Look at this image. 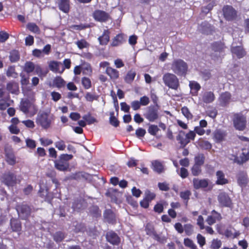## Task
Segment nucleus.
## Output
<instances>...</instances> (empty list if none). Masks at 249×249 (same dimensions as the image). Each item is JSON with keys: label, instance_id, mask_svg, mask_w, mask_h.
I'll use <instances>...</instances> for the list:
<instances>
[{"label": "nucleus", "instance_id": "1", "mask_svg": "<svg viewBox=\"0 0 249 249\" xmlns=\"http://www.w3.org/2000/svg\"><path fill=\"white\" fill-rule=\"evenodd\" d=\"M172 70L178 75H185L187 71V64L181 59L175 60L172 64Z\"/></svg>", "mask_w": 249, "mask_h": 249}, {"label": "nucleus", "instance_id": "2", "mask_svg": "<svg viewBox=\"0 0 249 249\" xmlns=\"http://www.w3.org/2000/svg\"><path fill=\"white\" fill-rule=\"evenodd\" d=\"M162 79L164 84L169 88L176 90L179 86V80L174 74L166 73L163 75Z\"/></svg>", "mask_w": 249, "mask_h": 249}, {"label": "nucleus", "instance_id": "3", "mask_svg": "<svg viewBox=\"0 0 249 249\" xmlns=\"http://www.w3.org/2000/svg\"><path fill=\"white\" fill-rule=\"evenodd\" d=\"M20 110L30 117L35 115L37 111V107L28 100H22L20 102Z\"/></svg>", "mask_w": 249, "mask_h": 249}, {"label": "nucleus", "instance_id": "4", "mask_svg": "<svg viewBox=\"0 0 249 249\" xmlns=\"http://www.w3.org/2000/svg\"><path fill=\"white\" fill-rule=\"evenodd\" d=\"M234 126L238 130H243L246 126V118L241 114H234L233 118Z\"/></svg>", "mask_w": 249, "mask_h": 249}, {"label": "nucleus", "instance_id": "5", "mask_svg": "<svg viewBox=\"0 0 249 249\" xmlns=\"http://www.w3.org/2000/svg\"><path fill=\"white\" fill-rule=\"evenodd\" d=\"M2 181L8 186H13L20 181L14 174L8 173L3 175Z\"/></svg>", "mask_w": 249, "mask_h": 249}, {"label": "nucleus", "instance_id": "6", "mask_svg": "<svg viewBox=\"0 0 249 249\" xmlns=\"http://www.w3.org/2000/svg\"><path fill=\"white\" fill-rule=\"evenodd\" d=\"M217 200L220 206L231 207L232 203L228 195L224 192H221L217 196Z\"/></svg>", "mask_w": 249, "mask_h": 249}, {"label": "nucleus", "instance_id": "7", "mask_svg": "<svg viewBox=\"0 0 249 249\" xmlns=\"http://www.w3.org/2000/svg\"><path fill=\"white\" fill-rule=\"evenodd\" d=\"M36 122L44 128H48L51 122L48 119V114L46 113H41L37 116Z\"/></svg>", "mask_w": 249, "mask_h": 249}, {"label": "nucleus", "instance_id": "8", "mask_svg": "<svg viewBox=\"0 0 249 249\" xmlns=\"http://www.w3.org/2000/svg\"><path fill=\"white\" fill-rule=\"evenodd\" d=\"M223 12L224 17L229 20L234 19L236 16V12L231 6H225L223 8Z\"/></svg>", "mask_w": 249, "mask_h": 249}, {"label": "nucleus", "instance_id": "9", "mask_svg": "<svg viewBox=\"0 0 249 249\" xmlns=\"http://www.w3.org/2000/svg\"><path fill=\"white\" fill-rule=\"evenodd\" d=\"M93 17L94 19L99 22H104L109 18V15L105 11L97 10L93 13Z\"/></svg>", "mask_w": 249, "mask_h": 249}, {"label": "nucleus", "instance_id": "10", "mask_svg": "<svg viewBox=\"0 0 249 249\" xmlns=\"http://www.w3.org/2000/svg\"><path fill=\"white\" fill-rule=\"evenodd\" d=\"M144 116L149 121L154 122L159 118L158 110L154 107H149Z\"/></svg>", "mask_w": 249, "mask_h": 249}, {"label": "nucleus", "instance_id": "11", "mask_svg": "<svg viewBox=\"0 0 249 249\" xmlns=\"http://www.w3.org/2000/svg\"><path fill=\"white\" fill-rule=\"evenodd\" d=\"M18 215L22 219H25L30 213V208L26 205H21L17 207Z\"/></svg>", "mask_w": 249, "mask_h": 249}, {"label": "nucleus", "instance_id": "12", "mask_svg": "<svg viewBox=\"0 0 249 249\" xmlns=\"http://www.w3.org/2000/svg\"><path fill=\"white\" fill-rule=\"evenodd\" d=\"M193 182L194 187L196 189L206 188L209 184V180L207 179H199L195 178L193 179Z\"/></svg>", "mask_w": 249, "mask_h": 249}, {"label": "nucleus", "instance_id": "13", "mask_svg": "<svg viewBox=\"0 0 249 249\" xmlns=\"http://www.w3.org/2000/svg\"><path fill=\"white\" fill-rule=\"evenodd\" d=\"M106 238L107 241L113 245H117L120 241V238L117 234L112 231L107 232Z\"/></svg>", "mask_w": 249, "mask_h": 249}, {"label": "nucleus", "instance_id": "14", "mask_svg": "<svg viewBox=\"0 0 249 249\" xmlns=\"http://www.w3.org/2000/svg\"><path fill=\"white\" fill-rule=\"evenodd\" d=\"M54 166L57 170L65 171L68 169L69 164L68 162H64L59 158L57 160H55Z\"/></svg>", "mask_w": 249, "mask_h": 249}, {"label": "nucleus", "instance_id": "15", "mask_svg": "<svg viewBox=\"0 0 249 249\" xmlns=\"http://www.w3.org/2000/svg\"><path fill=\"white\" fill-rule=\"evenodd\" d=\"M13 103V100H11L9 97L0 99V110H5Z\"/></svg>", "mask_w": 249, "mask_h": 249}, {"label": "nucleus", "instance_id": "16", "mask_svg": "<svg viewBox=\"0 0 249 249\" xmlns=\"http://www.w3.org/2000/svg\"><path fill=\"white\" fill-rule=\"evenodd\" d=\"M6 89L12 94H18L19 92L18 85L15 82L11 81L7 83Z\"/></svg>", "mask_w": 249, "mask_h": 249}, {"label": "nucleus", "instance_id": "17", "mask_svg": "<svg viewBox=\"0 0 249 249\" xmlns=\"http://www.w3.org/2000/svg\"><path fill=\"white\" fill-rule=\"evenodd\" d=\"M226 136V133L223 130H216L213 133V139L216 142H219L224 140Z\"/></svg>", "mask_w": 249, "mask_h": 249}, {"label": "nucleus", "instance_id": "18", "mask_svg": "<svg viewBox=\"0 0 249 249\" xmlns=\"http://www.w3.org/2000/svg\"><path fill=\"white\" fill-rule=\"evenodd\" d=\"M216 183L218 185H224L228 183V179L225 178V174L221 171H218L216 173Z\"/></svg>", "mask_w": 249, "mask_h": 249}, {"label": "nucleus", "instance_id": "19", "mask_svg": "<svg viewBox=\"0 0 249 249\" xmlns=\"http://www.w3.org/2000/svg\"><path fill=\"white\" fill-rule=\"evenodd\" d=\"M59 8L64 13H68L70 9V0H57Z\"/></svg>", "mask_w": 249, "mask_h": 249}, {"label": "nucleus", "instance_id": "20", "mask_svg": "<svg viewBox=\"0 0 249 249\" xmlns=\"http://www.w3.org/2000/svg\"><path fill=\"white\" fill-rule=\"evenodd\" d=\"M197 145L202 149L210 150L211 149L212 145L211 143L207 141L199 139L196 142Z\"/></svg>", "mask_w": 249, "mask_h": 249}, {"label": "nucleus", "instance_id": "21", "mask_svg": "<svg viewBox=\"0 0 249 249\" xmlns=\"http://www.w3.org/2000/svg\"><path fill=\"white\" fill-rule=\"evenodd\" d=\"M152 168L158 173H161L164 171L163 165L158 160H154L152 162Z\"/></svg>", "mask_w": 249, "mask_h": 249}, {"label": "nucleus", "instance_id": "22", "mask_svg": "<svg viewBox=\"0 0 249 249\" xmlns=\"http://www.w3.org/2000/svg\"><path fill=\"white\" fill-rule=\"evenodd\" d=\"M61 66V63L56 61L51 62L49 64L50 70L55 72L62 73L64 71V68H62L61 71L60 70V67Z\"/></svg>", "mask_w": 249, "mask_h": 249}, {"label": "nucleus", "instance_id": "23", "mask_svg": "<svg viewBox=\"0 0 249 249\" xmlns=\"http://www.w3.org/2000/svg\"><path fill=\"white\" fill-rule=\"evenodd\" d=\"M100 44L102 45H107L109 40V32L105 30L103 35L98 37Z\"/></svg>", "mask_w": 249, "mask_h": 249}, {"label": "nucleus", "instance_id": "24", "mask_svg": "<svg viewBox=\"0 0 249 249\" xmlns=\"http://www.w3.org/2000/svg\"><path fill=\"white\" fill-rule=\"evenodd\" d=\"M231 52L238 58H242L245 55V52L241 46L232 47Z\"/></svg>", "mask_w": 249, "mask_h": 249}, {"label": "nucleus", "instance_id": "25", "mask_svg": "<svg viewBox=\"0 0 249 249\" xmlns=\"http://www.w3.org/2000/svg\"><path fill=\"white\" fill-rule=\"evenodd\" d=\"M107 74L110 77L111 79L115 80L119 77V71L111 67H107L106 69Z\"/></svg>", "mask_w": 249, "mask_h": 249}, {"label": "nucleus", "instance_id": "26", "mask_svg": "<svg viewBox=\"0 0 249 249\" xmlns=\"http://www.w3.org/2000/svg\"><path fill=\"white\" fill-rule=\"evenodd\" d=\"M231 95L228 92L222 93L219 97V101L222 105H225L229 103L231 100Z\"/></svg>", "mask_w": 249, "mask_h": 249}, {"label": "nucleus", "instance_id": "27", "mask_svg": "<svg viewBox=\"0 0 249 249\" xmlns=\"http://www.w3.org/2000/svg\"><path fill=\"white\" fill-rule=\"evenodd\" d=\"M104 217L109 223H113L115 219V214L110 210H107L104 213Z\"/></svg>", "mask_w": 249, "mask_h": 249}, {"label": "nucleus", "instance_id": "28", "mask_svg": "<svg viewBox=\"0 0 249 249\" xmlns=\"http://www.w3.org/2000/svg\"><path fill=\"white\" fill-rule=\"evenodd\" d=\"M248 180V176L245 173H240L237 176V181L241 186H244L246 184Z\"/></svg>", "mask_w": 249, "mask_h": 249}, {"label": "nucleus", "instance_id": "29", "mask_svg": "<svg viewBox=\"0 0 249 249\" xmlns=\"http://www.w3.org/2000/svg\"><path fill=\"white\" fill-rule=\"evenodd\" d=\"M124 41V35L119 34L117 35L112 40L111 45L112 46H117L122 44Z\"/></svg>", "mask_w": 249, "mask_h": 249}, {"label": "nucleus", "instance_id": "30", "mask_svg": "<svg viewBox=\"0 0 249 249\" xmlns=\"http://www.w3.org/2000/svg\"><path fill=\"white\" fill-rule=\"evenodd\" d=\"M11 226L13 231H18L21 230V223L17 219L12 218L11 220Z\"/></svg>", "mask_w": 249, "mask_h": 249}, {"label": "nucleus", "instance_id": "31", "mask_svg": "<svg viewBox=\"0 0 249 249\" xmlns=\"http://www.w3.org/2000/svg\"><path fill=\"white\" fill-rule=\"evenodd\" d=\"M214 99V95L212 92H205L203 96V101L206 103H209L213 102Z\"/></svg>", "mask_w": 249, "mask_h": 249}, {"label": "nucleus", "instance_id": "32", "mask_svg": "<svg viewBox=\"0 0 249 249\" xmlns=\"http://www.w3.org/2000/svg\"><path fill=\"white\" fill-rule=\"evenodd\" d=\"M53 85L58 88H61L65 86L66 82L61 77H55L53 81Z\"/></svg>", "mask_w": 249, "mask_h": 249}, {"label": "nucleus", "instance_id": "33", "mask_svg": "<svg viewBox=\"0 0 249 249\" xmlns=\"http://www.w3.org/2000/svg\"><path fill=\"white\" fill-rule=\"evenodd\" d=\"M136 76V72L133 70L129 71L124 78L125 81L127 83H131Z\"/></svg>", "mask_w": 249, "mask_h": 249}, {"label": "nucleus", "instance_id": "34", "mask_svg": "<svg viewBox=\"0 0 249 249\" xmlns=\"http://www.w3.org/2000/svg\"><path fill=\"white\" fill-rule=\"evenodd\" d=\"M35 65L33 62L28 61L25 63L24 66V70L27 73H31L34 71Z\"/></svg>", "mask_w": 249, "mask_h": 249}, {"label": "nucleus", "instance_id": "35", "mask_svg": "<svg viewBox=\"0 0 249 249\" xmlns=\"http://www.w3.org/2000/svg\"><path fill=\"white\" fill-rule=\"evenodd\" d=\"M82 72L85 75H90L92 73V69L88 63L83 64L82 66Z\"/></svg>", "mask_w": 249, "mask_h": 249}, {"label": "nucleus", "instance_id": "36", "mask_svg": "<svg viewBox=\"0 0 249 249\" xmlns=\"http://www.w3.org/2000/svg\"><path fill=\"white\" fill-rule=\"evenodd\" d=\"M27 28L32 32L39 33L40 30L38 27L34 23H29L27 25Z\"/></svg>", "mask_w": 249, "mask_h": 249}, {"label": "nucleus", "instance_id": "37", "mask_svg": "<svg viewBox=\"0 0 249 249\" xmlns=\"http://www.w3.org/2000/svg\"><path fill=\"white\" fill-rule=\"evenodd\" d=\"M6 161L10 165H14L16 163V159L13 153H6Z\"/></svg>", "mask_w": 249, "mask_h": 249}, {"label": "nucleus", "instance_id": "38", "mask_svg": "<svg viewBox=\"0 0 249 249\" xmlns=\"http://www.w3.org/2000/svg\"><path fill=\"white\" fill-rule=\"evenodd\" d=\"M240 157L242 162L248 160L249 159V151L246 149H243Z\"/></svg>", "mask_w": 249, "mask_h": 249}, {"label": "nucleus", "instance_id": "39", "mask_svg": "<svg viewBox=\"0 0 249 249\" xmlns=\"http://www.w3.org/2000/svg\"><path fill=\"white\" fill-rule=\"evenodd\" d=\"M205 157L203 154H198L195 158V164L202 166L204 163Z\"/></svg>", "mask_w": 249, "mask_h": 249}, {"label": "nucleus", "instance_id": "40", "mask_svg": "<svg viewBox=\"0 0 249 249\" xmlns=\"http://www.w3.org/2000/svg\"><path fill=\"white\" fill-rule=\"evenodd\" d=\"M114 115V112L110 113L109 122L112 125L117 127L119 125V122Z\"/></svg>", "mask_w": 249, "mask_h": 249}, {"label": "nucleus", "instance_id": "41", "mask_svg": "<svg viewBox=\"0 0 249 249\" xmlns=\"http://www.w3.org/2000/svg\"><path fill=\"white\" fill-rule=\"evenodd\" d=\"M177 140L179 141L181 145L184 146L187 144V143H185L184 142L186 141L185 134V132L183 131H180L179 132V134L177 138Z\"/></svg>", "mask_w": 249, "mask_h": 249}, {"label": "nucleus", "instance_id": "42", "mask_svg": "<svg viewBox=\"0 0 249 249\" xmlns=\"http://www.w3.org/2000/svg\"><path fill=\"white\" fill-rule=\"evenodd\" d=\"M35 73L40 77L45 76L47 74V71H44L42 70L39 65H36L35 67L34 71Z\"/></svg>", "mask_w": 249, "mask_h": 249}, {"label": "nucleus", "instance_id": "43", "mask_svg": "<svg viewBox=\"0 0 249 249\" xmlns=\"http://www.w3.org/2000/svg\"><path fill=\"white\" fill-rule=\"evenodd\" d=\"M54 145L60 151L64 150L66 147L65 142L62 140H59L56 142L54 143Z\"/></svg>", "mask_w": 249, "mask_h": 249}, {"label": "nucleus", "instance_id": "44", "mask_svg": "<svg viewBox=\"0 0 249 249\" xmlns=\"http://www.w3.org/2000/svg\"><path fill=\"white\" fill-rule=\"evenodd\" d=\"M196 136V133L194 131L191 130L188 133L185 134L186 141L184 142L185 143H187L188 144L191 140H194Z\"/></svg>", "mask_w": 249, "mask_h": 249}, {"label": "nucleus", "instance_id": "45", "mask_svg": "<svg viewBox=\"0 0 249 249\" xmlns=\"http://www.w3.org/2000/svg\"><path fill=\"white\" fill-rule=\"evenodd\" d=\"M184 244L185 246L191 248V249H196V246L194 242L189 238H185Z\"/></svg>", "mask_w": 249, "mask_h": 249}, {"label": "nucleus", "instance_id": "46", "mask_svg": "<svg viewBox=\"0 0 249 249\" xmlns=\"http://www.w3.org/2000/svg\"><path fill=\"white\" fill-rule=\"evenodd\" d=\"M201 172V166L195 163L192 168V173L194 176H197L200 174Z\"/></svg>", "mask_w": 249, "mask_h": 249}, {"label": "nucleus", "instance_id": "47", "mask_svg": "<svg viewBox=\"0 0 249 249\" xmlns=\"http://www.w3.org/2000/svg\"><path fill=\"white\" fill-rule=\"evenodd\" d=\"M184 230L187 235H191L194 231L193 226L190 224H187L184 226Z\"/></svg>", "mask_w": 249, "mask_h": 249}, {"label": "nucleus", "instance_id": "48", "mask_svg": "<svg viewBox=\"0 0 249 249\" xmlns=\"http://www.w3.org/2000/svg\"><path fill=\"white\" fill-rule=\"evenodd\" d=\"M191 195V193L189 190H185L184 191H182L180 193V196L181 198L186 201V203H187L188 200L189 199L190 196Z\"/></svg>", "mask_w": 249, "mask_h": 249}, {"label": "nucleus", "instance_id": "49", "mask_svg": "<svg viewBox=\"0 0 249 249\" xmlns=\"http://www.w3.org/2000/svg\"><path fill=\"white\" fill-rule=\"evenodd\" d=\"M181 112L183 115L187 119H191L193 118V115L190 112L189 109L186 107H184L181 108Z\"/></svg>", "mask_w": 249, "mask_h": 249}, {"label": "nucleus", "instance_id": "50", "mask_svg": "<svg viewBox=\"0 0 249 249\" xmlns=\"http://www.w3.org/2000/svg\"><path fill=\"white\" fill-rule=\"evenodd\" d=\"M76 44L80 49L87 48L89 45V43L84 39L77 41Z\"/></svg>", "mask_w": 249, "mask_h": 249}, {"label": "nucleus", "instance_id": "51", "mask_svg": "<svg viewBox=\"0 0 249 249\" xmlns=\"http://www.w3.org/2000/svg\"><path fill=\"white\" fill-rule=\"evenodd\" d=\"M82 83L83 86L86 89H89L91 87V81L89 78L83 77L82 79Z\"/></svg>", "mask_w": 249, "mask_h": 249}, {"label": "nucleus", "instance_id": "52", "mask_svg": "<svg viewBox=\"0 0 249 249\" xmlns=\"http://www.w3.org/2000/svg\"><path fill=\"white\" fill-rule=\"evenodd\" d=\"M159 130V129L157 125L151 124L149 126L148 129V132L152 135H156L157 133Z\"/></svg>", "mask_w": 249, "mask_h": 249}, {"label": "nucleus", "instance_id": "53", "mask_svg": "<svg viewBox=\"0 0 249 249\" xmlns=\"http://www.w3.org/2000/svg\"><path fill=\"white\" fill-rule=\"evenodd\" d=\"M189 87L191 90H194L196 92L198 91L200 89V85L195 81H190Z\"/></svg>", "mask_w": 249, "mask_h": 249}, {"label": "nucleus", "instance_id": "54", "mask_svg": "<svg viewBox=\"0 0 249 249\" xmlns=\"http://www.w3.org/2000/svg\"><path fill=\"white\" fill-rule=\"evenodd\" d=\"M221 245L222 243L220 240L214 239L212 241L211 248L212 249H219L221 247Z\"/></svg>", "mask_w": 249, "mask_h": 249}, {"label": "nucleus", "instance_id": "55", "mask_svg": "<svg viewBox=\"0 0 249 249\" xmlns=\"http://www.w3.org/2000/svg\"><path fill=\"white\" fill-rule=\"evenodd\" d=\"M53 238L56 242H59L64 238V235L61 232H57L54 234Z\"/></svg>", "mask_w": 249, "mask_h": 249}, {"label": "nucleus", "instance_id": "56", "mask_svg": "<svg viewBox=\"0 0 249 249\" xmlns=\"http://www.w3.org/2000/svg\"><path fill=\"white\" fill-rule=\"evenodd\" d=\"M177 172L182 178H186L188 176V171L184 168H181L179 172L178 170H177Z\"/></svg>", "mask_w": 249, "mask_h": 249}, {"label": "nucleus", "instance_id": "57", "mask_svg": "<svg viewBox=\"0 0 249 249\" xmlns=\"http://www.w3.org/2000/svg\"><path fill=\"white\" fill-rule=\"evenodd\" d=\"M39 141L40 142L41 145L45 146H47L49 145H51L53 142L52 140L47 139V138L44 139V138H42L39 139Z\"/></svg>", "mask_w": 249, "mask_h": 249}, {"label": "nucleus", "instance_id": "58", "mask_svg": "<svg viewBox=\"0 0 249 249\" xmlns=\"http://www.w3.org/2000/svg\"><path fill=\"white\" fill-rule=\"evenodd\" d=\"M9 38V34L6 32L1 31H0V41L1 42H4Z\"/></svg>", "mask_w": 249, "mask_h": 249}, {"label": "nucleus", "instance_id": "59", "mask_svg": "<svg viewBox=\"0 0 249 249\" xmlns=\"http://www.w3.org/2000/svg\"><path fill=\"white\" fill-rule=\"evenodd\" d=\"M145 231L147 235L150 236L154 235L155 234V231L152 226L149 224H147L145 228Z\"/></svg>", "mask_w": 249, "mask_h": 249}, {"label": "nucleus", "instance_id": "60", "mask_svg": "<svg viewBox=\"0 0 249 249\" xmlns=\"http://www.w3.org/2000/svg\"><path fill=\"white\" fill-rule=\"evenodd\" d=\"M8 129L12 134H18L20 132L19 129L15 125H10L8 127Z\"/></svg>", "mask_w": 249, "mask_h": 249}, {"label": "nucleus", "instance_id": "61", "mask_svg": "<svg viewBox=\"0 0 249 249\" xmlns=\"http://www.w3.org/2000/svg\"><path fill=\"white\" fill-rule=\"evenodd\" d=\"M145 197L144 198L147 199L149 201L154 199L155 197V195L153 193L151 192L149 190H146L145 192Z\"/></svg>", "mask_w": 249, "mask_h": 249}, {"label": "nucleus", "instance_id": "62", "mask_svg": "<svg viewBox=\"0 0 249 249\" xmlns=\"http://www.w3.org/2000/svg\"><path fill=\"white\" fill-rule=\"evenodd\" d=\"M197 243L199 244L200 247L203 246L205 244V238L200 234L197 235Z\"/></svg>", "mask_w": 249, "mask_h": 249}, {"label": "nucleus", "instance_id": "63", "mask_svg": "<svg viewBox=\"0 0 249 249\" xmlns=\"http://www.w3.org/2000/svg\"><path fill=\"white\" fill-rule=\"evenodd\" d=\"M51 95L52 100L54 102L58 101L61 98V95L57 92L53 91L51 92Z\"/></svg>", "mask_w": 249, "mask_h": 249}, {"label": "nucleus", "instance_id": "64", "mask_svg": "<svg viewBox=\"0 0 249 249\" xmlns=\"http://www.w3.org/2000/svg\"><path fill=\"white\" fill-rule=\"evenodd\" d=\"M21 123L28 128H33L35 127L34 122L31 120L22 121Z\"/></svg>", "mask_w": 249, "mask_h": 249}]
</instances>
